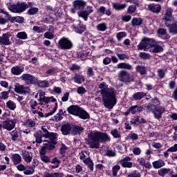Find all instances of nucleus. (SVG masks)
Instances as JSON below:
<instances>
[{
    "instance_id": "nucleus-49",
    "label": "nucleus",
    "mask_w": 177,
    "mask_h": 177,
    "mask_svg": "<svg viewBox=\"0 0 177 177\" xmlns=\"http://www.w3.org/2000/svg\"><path fill=\"white\" fill-rule=\"evenodd\" d=\"M85 31H86V26L84 25H80L75 28V32H77V34H82V32H85Z\"/></svg>"
},
{
    "instance_id": "nucleus-30",
    "label": "nucleus",
    "mask_w": 177,
    "mask_h": 177,
    "mask_svg": "<svg viewBox=\"0 0 177 177\" xmlns=\"http://www.w3.org/2000/svg\"><path fill=\"white\" fill-rule=\"evenodd\" d=\"M71 131L73 135H80V133L84 131V127L80 125H75L72 127Z\"/></svg>"
},
{
    "instance_id": "nucleus-62",
    "label": "nucleus",
    "mask_w": 177,
    "mask_h": 177,
    "mask_svg": "<svg viewBox=\"0 0 177 177\" xmlns=\"http://www.w3.org/2000/svg\"><path fill=\"white\" fill-rule=\"evenodd\" d=\"M32 30L34 32H37L38 34H41V32H44V31H45L44 28L37 26L32 27Z\"/></svg>"
},
{
    "instance_id": "nucleus-54",
    "label": "nucleus",
    "mask_w": 177,
    "mask_h": 177,
    "mask_svg": "<svg viewBox=\"0 0 177 177\" xmlns=\"http://www.w3.org/2000/svg\"><path fill=\"white\" fill-rule=\"evenodd\" d=\"M118 59L120 60H129V55L126 53H118L117 54Z\"/></svg>"
},
{
    "instance_id": "nucleus-63",
    "label": "nucleus",
    "mask_w": 177,
    "mask_h": 177,
    "mask_svg": "<svg viewBox=\"0 0 177 177\" xmlns=\"http://www.w3.org/2000/svg\"><path fill=\"white\" fill-rule=\"evenodd\" d=\"M89 156V153L85 151H82L80 153V160H84L85 158H87L86 157Z\"/></svg>"
},
{
    "instance_id": "nucleus-20",
    "label": "nucleus",
    "mask_w": 177,
    "mask_h": 177,
    "mask_svg": "<svg viewBox=\"0 0 177 177\" xmlns=\"http://www.w3.org/2000/svg\"><path fill=\"white\" fill-rule=\"evenodd\" d=\"M9 38H10V32L3 34L2 37H0V45H10L12 42Z\"/></svg>"
},
{
    "instance_id": "nucleus-45",
    "label": "nucleus",
    "mask_w": 177,
    "mask_h": 177,
    "mask_svg": "<svg viewBox=\"0 0 177 177\" xmlns=\"http://www.w3.org/2000/svg\"><path fill=\"white\" fill-rule=\"evenodd\" d=\"M6 106L8 107V109H9V110H11L12 111H15V110H16V103L12 100H8L6 102Z\"/></svg>"
},
{
    "instance_id": "nucleus-25",
    "label": "nucleus",
    "mask_w": 177,
    "mask_h": 177,
    "mask_svg": "<svg viewBox=\"0 0 177 177\" xmlns=\"http://www.w3.org/2000/svg\"><path fill=\"white\" fill-rule=\"evenodd\" d=\"M72 129L73 127H71V124L67 123L62 125L61 128V131L62 132L63 135H68L70 134V132H71Z\"/></svg>"
},
{
    "instance_id": "nucleus-56",
    "label": "nucleus",
    "mask_w": 177,
    "mask_h": 177,
    "mask_svg": "<svg viewBox=\"0 0 177 177\" xmlns=\"http://www.w3.org/2000/svg\"><path fill=\"white\" fill-rule=\"evenodd\" d=\"M151 109H154V107H158L160 106V100H158V98H153L151 100Z\"/></svg>"
},
{
    "instance_id": "nucleus-48",
    "label": "nucleus",
    "mask_w": 177,
    "mask_h": 177,
    "mask_svg": "<svg viewBox=\"0 0 177 177\" xmlns=\"http://www.w3.org/2000/svg\"><path fill=\"white\" fill-rule=\"evenodd\" d=\"M77 15L80 17H82V19H84V20L85 21H88V16H89V13H88V12H86V10H84V11H79L77 12Z\"/></svg>"
},
{
    "instance_id": "nucleus-15",
    "label": "nucleus",
    "mask_w": 177,
    "mask_h": 177,
    "mask_svg": "<svg viewBox=\"0 0 177 177\" xmlns=\"http://www.w3.org/2000/svg\"><path fill=\"white\" fill-rule=\"evenodd\" d=\"M86 3L82 0H77L73 2L74 8L71 9L72 13H75V10H83L85 8Z\"/></svg>"
},
{
    "instance_id": "nucleus-33",
    "label": "nucleus",
    "mask_w": 177,
    "mask_h": 177,
    "mask_svg": "<svg viewBox=\"0 0 177 177\" xmlns=\"http://www.w3.org/2000/svg\"><path fill=\"white\" fill-rule=\"evenodd\" d=\"M97 11L100 15H106V16H111V11L110 10H106V7L104 6L100 7Z\"/></svg>"
},
{
    "instance_id": "nucleus-47",
    "label": "nucleus",
    "mask_w": 177,
    "mask_h": 177,
    "mask_svg": "<svg viewBox=\"0 0 177 177\" xmlns=\"http://www.w3.org/2000/svg\"><path fill=\"white\" fill-rule=\"evenodd\" d=\"M83 162L86 165H88V168H89V169H91V171H93V162H92V160L89 158H86L83 160Z\"/></svg>"
},
{
    "instance_id": "nucleus-13",
    "label": "nucleus",
    "mask_w": 177,
    "mask_h": 177,
    "mask_svg": "<svg viewBox=\"0 0 177 177\" xmlns=\"http://www.w3.org/2000/svg\"><path fill=\"white\" fill-rule=\"evenodd\" d=\"M152 113L156 120H161L162 118V114L165 113V107L161 106H154L152 109Z\"/></svg>"
},
{
    "instance_id": "nucleus-22",
    "label": "nucleus",
    "mask_w": 177,
    "mask_h": 177,
    "mask_svg": "<svg viewBox=\"0 0 177 177\" xmlns=\"http://www.w3.org/2000/svg\"><path fill=\"white\" fill-rule=\"evenodd\" d=\"M24 73V68L20 66H15L11 68L12 75H21Z\"/></svg>"
},
{
    "instance_id": "nucleus-26",
    "label": "nucleus",
    "mask_w": 177,
    "mask_h": 177,
    "mask_svg": "<svg viewBox=\"0 0 177 177\" xmlns=\"http://www.w3.org/2000/svg\"><path fill=\"white\" fill-rule=\"evenodd\" d=\"M56 110H57V103H55V106L53 109V111H51L50 112H49L48 113H46L45 115L41 111H39L37 113V114H38L39 117H41V118H44V117H45V118H48V117H50V115H53V114H55V113H56Z\"/></svg>"
},
{
    "instance_id": "nucleus-43",
    "label": "nucleus",
    "mask_w": 177,
    "mask_h": 177,
    "mask_svg": "<svg viewBox=\"0 0 177 177\" xmlns=\"http://www.w3.org/2000/svg\"><path fill=\"white\" fill-rule=\"evenodd\" d=\"M158 35L163 37V39H168L169 38V36L168 35H167V30H165L164 28L158 29Z\"/></svg>"
},
{
    "instance_id": "nucleus-46",
    "label": "nucleus",
    "mask_w": 177,
    "mask_h": 177,
    "mask_svg": "<svg viewBox=\"0 0 177 177\" xmlns=\"http://www.w3.org/2000/svg\"><path fill=\"white\" fill-rule=\"evenodd\" d=\"M111 135L115 138V139H120L121 138V132L118 131L117 129H113L111 131Z\"/></svg>"
},
{
    "instance_id": "nucleus-27",
    "label": "nucleus",
    "mask_w": 177,
    "mask_h": 177,
    "mask_svg": "<svg viewBox=\"0 0 177 177\" xmlns=\"http://www.w3.org/2000/svg\"><path fill=\"white\" fill-rule=\"evenodd\" d=\"M167 27H168L169 32L174 35L177 34V15L176 16V20H174V22L173 21L172 23L170 24V26Z\"/></svg>"
},
{
    "instance_id": "nucleus-38",
    "label": "nucleus",
    "mask_w": 177,
    "mask_h": 177,
    "mask_svg": "<svg viewBox=\"0 0 177 177\" xmlns=\"http://www.w3.org/2000/svg\"><path fill=\"white\" fill-rule=\"evenodd\" d=\"M43 177H63L62 173H50L49 171H44Z\"/></svg>"
},
{
    "instance_id": "nucleus-53",
    "label": "nucleus",
    "mask_w": 177,
    "mask_h": 177,
    "mask_svg": "<svg viewBox=\"0 0 177 177\" xmlns=\"http://www.w3.org/2000/svg\"><path fill=\"white\" fill-rule=\"evenodd\" d=\"M38 8L32 7L28 10L27 13L29 16H34V15H37V13H38Z\"/></svg>"
},
{
    "instance_id": "nucleus-35",
    "label": "nucleus",
    "mask_w": 177,
    "mask_h": 177,
    "mask_svg": "<svg viewBox=\"0 0 177 177\" xmlns=\"http://www.w3.org/2000/svg\"><path fill=\"white\" fill-rule=\"evenodd\" d=\"M36 84L39 88H49V81L48 80H38V78H37Z\"/></svg>"
},
{
    "instance_id": "nucleus-31",
    "label": "nucleus",
    "mask_w": 177,
    "mask_h": 177,
    "mask_svg": "<svg viewBox=\"0 0 177 177\" xmlns=\"http://www.w3.org/2000/svg\"><path fill=\"white\" fill-rule=\"evenodd\" d=\"M147 94L145 92H137L132 95L133 100H142Z\"/></svg>"
},
{
    "instance_id": "nucleus-37",
    "label": "nucleus",
    "mask_w": 177,
    "mask_h": 177,
    "mask_svg": "<svg viewBox=\"0 0 177 177\" xmlns=\"http://www.w3.org/2000/svg\"><path fill=\"white\" fill-rule=\"evenodd\" d=\"M9 21L11 23H23L24 18L23 17H9Z\"/></svg>"
},
{
    "instance_id": "nucleus-32",
    "label": "nucleus",
    "mask_w": 177,
    "mask_h": 177,
    "mask_svg": "<svg viewBox=\"0 0 177 177\" xmlns=\"http://www.w3.org/2000/svg\"><path fill=\"white\" fill-rule=\"evenodd\" d=\"M62 115H67V111L64 109H60L59 113L54 117L55 121H62V120H63V116Z\"/></svg>"
},
{
    "instance_id": "nucleus-21",
    "label": "nucleus",
    "mask_w": 177,
    "mask_h": 177,
    "mask_svg": "<svg viewBox=\"0 0 177 177\" xmlns=\"http://www.w3.org/2000/svg\"><path fill=\"white\" fill-rule=\"evenodd\" d=\"M80 109L81 107L78 106L77 105H71L67 108V111L69 113V114H72V115H75V117H77Z\"/></svg>"
},
{
    "instance_id": "nucleus-40",
    "label": "nucleus",
    "mask_w": 177,
    "mask_h": 177,
    "mask_svg": "<svg viewBox=\"0 0 177 177\" xmlns=\"http://www.w3.org/2000/svg\"><path fill=\"white\" fill-rule=\"evenodd\" d=\"M34 137L36 139L37 143H42V138L44 136H42V131H38L34 133Z\"/></svg>"
},
{
    "instance_id": "nucleus-14",
    "label": "nucleus",
    "mask_w": 177,
    "mask_h": 177,
    "mask_svg": "<svg viewBox=\"0 0 177 177\" xmlns=\"http://www.w3.org/2000/svg\"><path fill=\"white\" fill-rule=\"evenodd\" d=\"M162 42L158 41L156 42L153 41L152 46H151V49L149 52H152L153 53H160V52H162L164 49L162 48Z\"/></svg>"
},
{
    "instance_id": "nucleus-9",
    "label": "nucleus",
    "mask_w": 177,
    "mask_h": 177,
    "mask_svg": "<svg viewBox=\"0 0 177 177\" xmlns=\"http://www.w3.org/2000/svg\"><path fill=\"white\" fill-rule=\"evenodd\" d=\"M55 145H57V139H55V143H54L52 140L46 141V143H44V145L41 147L39 151V154H46L47 150L49 151L53 150V149H55Z\"/></svg>"
},
{
    "instance_id": "nucleus-39",
    "label": "nucleus",
    "mask_w": 177,
    "mask_h": 177,
    "mask_svg": "<svg viewBox=\"0 0 177 177\" xmlns=\"http://www.w3.org/2000/svg\"><path fill=\"white\" fill-rule=\"evenodd\" d=\"M112 6H113V9H115V10H124V9H125V8H127V4L126 3L120 4L118 3H113Z\"/></svg>"
},
{
    "instance_id": "nucleus-58",
    "label": "nucleus",
    "mask_w": 177,
    "mask_h": 177,
    "mask_svg": "<svg viewBox=\"0 0 177 177\" xmlns=\"http://www.w3.org/2000/svg\"><path fill=\"white\" fill-rule=\"evenodd\" d=\"M17 37L19 39H27L28 38V35L27 33L26 32H19L17 34Z\"/></svg>"
},
{
    "instance_id": "nucleus-12",
    "label": "nucleus",
    "mask_w": 177,
    "mask_h": 177,
    "mask_svg": "<svg viewBox=\"0 0 177 177\" xmlns=\"http://www.w3.org/2000/svg\"><path fill=\"white\" fill-rule=\"evenodd\" d=\"M17 124L16 119L7 118L3 121V129L6 131H13Z\"/></svg>"
},
{
    "instance_id": "nucleus-5",
    "label": "nucleus",
    "mask_w": 177,
    "mask_h": 177,
    "mask_svg": "<svg viewBox=\"0 0 177 177\" xmlns=\"http://www.w3.org/2000/svg\"><path fill=\"white\" fill-rule=\"evenodd\" d=\"M58 46L62 50H68L73 48V41L68 38L62 37L58 41Z\"/></svg>"
},
{
    "instance_id": "nucleus-51",
    "label": "nucleus",
    "mask_w": 177,
    "mask_h": 177,
    "mask_svg": "<svg viewBox=\"0 0 177 177\" xmlns=\"http://www.w3.org/2000/svg\"><path fill=\"white\" fill-rule=\"evenodd\" d=\"M96 28L97 31L104 32L107 30V24L106 23H101L97 25Z\"/></svg>"
},
{
    "instance_id": "nucleus-11",
    "label": "nucleus",
    "mask_w": 177,
    "mask_h": 177,
    "mask_svg": "<svg viewBox=\"0 0 177 177\" xmlns=\"http://www.w3.org/2000/svg\"><path fill=\"white\" fill-rule=\"evenodd\" d=\"M118 78L122 82H133V77L131 76L129 73L125 71H121L118 73Z\"/></svg>"
},
{
    "instance_id": "nucleus-64",
    "label": "nucleus",
    "mask_w": 177,
    "mask_h": 177,
    "mask_svg": "<svg viewBox=\"0 0 177 177\" xmlns=\"http://www.w3.org/2000/svg\"><path fill=\"white\" fill-rule=\"evenodd\" d=\"M128 177H140V173L139 171L135 170L132 171L131 173H129L128 175Z\"/></svg>"
},
{
    "instance_id": "nucleus-42",
    "label": "nucleus",
    "mask_w": 177,
    "mask_h": 177,
    "mask_svg": "<svg viewBox=\"0 0 177 177\" xmlns=\"http://www.w3.org/2000/svg\"><path fill=\"white\" fill-rule=\"evenodd\" d=\"M143 24V19L142 18L134 17L131 20V24L133 27L136 26H141Z\"/></svg>"
},
{
    "instance_id": "nucleus-6",
    "label": "nucleus",
    "mask_w": 177,
    "mask_h": 177,
    "mask_svg": "<svg viewBox=\"0 0 177 177\" xmlns=\"http://www.w3.org/2000/svg\"><path fill=\"white\" fill-rule=\"evenodd\" d=\"M174 10L171 8H167L164 14L163 20L166 26H171V23L174 21V17H172V12Z\"/></svg>"
},
{
    "instance_id": "nucleus-18",
    "label": "nucleus",
    "mask_w": 177,
    "mask_h": 177,
    "mask_svg": "<svg viewBox=\"0 0 177 177\" xmlns=\"http://www.w3.org/2000/svg\"><path fill=\"white\" fill-rule=\"evenodd\" d=\"M21 155L23 160L25 161V162H27V164H29V162L32 161V153L30 151L27 150H22Z\"/></svg>"
},
{
    "instance_id": "nucleus-16",
    "label": "nucleus",
    "mask_w": 177,
    "mask_h": 177,
    "mask_svg": "<svg viewBox=\"0 0 177 177\" xmlns=\"http://www.w3.org/2000/svg\"><path fill=\"white\" fill-rule=\"evenodd\" d=\"M15 92H16V93L26 94L30 93V90L27 86H23L17 84L15 86Z\"/></svg>"
},
{
    "instance_id": "nucleus-23",
    "label": "nucleus",
    "mask_w": 177,
    "mask_h": 177,
    "mask_svg": "<svg viewBox=\"0 0 177 177\" xmlns=\"http://www.w3.org/2000/svg\"><path fill=\"white\" fill-rule=\"evenodd\" d=\"M148 9L152 13H160L161 12V5L158 3H151L148 6Z\"/></svg>"
},
{
    "instance_id": "nucleus-59",
    "label": "nucleus",
    "mask_w": 177,
    "mask_h": 177,
    "mask_svg": "<svg viewBox=\"0 0 177 177\" xmlns=\"http://www.w3.org/2000/svg\"><path fill=\"white\" fill-rule=\"evenodd\" d=\"M46 153H40V158L41 161H43V162H50V159L49 158L48 156H45Z\"/></svg>"
},
{
    "instance_id": "nucleus-19",
    "label": "nucleus",
    "mask_w": 177,
    "mask_h": 177,
    "mask_svg": "<svg viewBox=\"0 0 177 177\" xmlns=\"http://www.w3.org/2000/svg\"><path fill=\"white\" fill-rule=\"evenodd\" d=\"M132 158L129 156H126L120 160V165L123 168H132L133 167V163L131 162Z\"/></svg>"
},
{
    "instance_id": "nucleus-60",
    "label": "nucleus",
    "mask_w": 177,
    "mask_h": 177,
    "mask_svg": "<svg viewBox=\"0 0 177 177\" xmlns=\"http://www.w3.org/2000/svg\"><path fill=\"white\" fill-rule=\"evenodd\" d=\"M127 37V32H120L116 34V38L118 41H121L122 38Z\"/></svg>"
},
{
    "instance_id": "nucleus-24",
    "label": "nucleus",
    "mask_w": 177,
    "mask_h": 177,
    "mask_svg": "<svg viewBox=\"0 0 177 177\" xmlns=\"http://www.w3.org/2000/svg\"><path fill=\"white\" fill-rule=\"evenodd\" d=\"M11 161H12L15 165H19V164H21V156H20V154L19 153L12 154L11 156Z\"/></svg>"
},
{
    "instance_id": "nucleus-34",
    "label": "nucleus",
    "mask_w": 177,
    "mask_h": 177,
    "mask_svg": "<svg viewBox=\"0 0 177 177\" xmlns=\"http://www.w3.org/2000/svg\"><path fill=\"white\" fill-rule=\"evenodd\" d=\"M152 165L155 169H159V168H162V167L165 166V162L158 160L152 162Z\"/></svg>"
},
{
    "instance_id": "nucleus-52",
    "label": "nucleus",
    "mask_w": 177,
    "mask_h": 177,
    "mask_svg": "<svg viewBox=\"0 0 177 177\" xmlns=\"http://www.w3.org/2000/svg\"><path fill=\"white\" fill-rule=\"evenodd\" d=\"M136 71H137V73H140L141 75H145V74H146L147 73L146 67L143 66H137L136 67Z\"/></svg>"
},
{
    "instance_id": "nucleus-57",
    "label": "nucleus",
    "mask_w": 177,
    "mask_h": 177,
    "mask_svg": "<svg viewBox=\"0 0 177 177\" xmlns=\"http://www.w3.org/2000/svg\"><path fill=\"white\" fill-rule=\"evenodd\" d=\"M17 169L18 171H20L21 172H26L28 169V167H26L24 165L19 163V165H17Z\"/></svg>"
},
{
    "instance_id": "nucleus-36",
    "label": "nucleus",
    "mask_w": 177,
    "mask_h": 177,
    "mask_svg": "<svg viewBox=\"0 0 177 177\" xmlns=\"http://www.w3.org/2000/svg\"><path fill=\"white\" fill-rule=\"evenodd\" d=\"M118 68H122L124 70H132L133 68L129 64H127L125 62L119 63L117 65Z\"/></svg>"
},
{
    "instance_id": "nucleus-2",
    "label": "nucleus",
    "mask_w": 177,
    "mask_h": 177,
    "mask_svg": "<svg viewBox=\"0 0 177 177\" xmlns=\"http://www.w3.org/2000/svg\"><path fill=\"white\" fill-rule=\"evenodd\" d=\"M89 140L88 145L91 149H99L100 143L110 142L111 138L109 135L99 131H92L88 133Z\"/></svg>"
},
{
    "instance_id": "nucleus-28",
    "label": "nucleus",
    "mask_w": 177,
    "mask_h": 177,
    "mask_svg": "<svg viewBox=\"0 0 177 177\" xmlns=\"http://www.w3.org/2000/svg\"><path fill=\"white\" fill-rule=\"evenodd\" d=\"M72 80L75 84H81L82 82H85V77L82 75L75 74L74 77H72Z\"/></svg>"
},
{
    "instance_id": "nucleus-7",
    "label": "nucleus",
    "mask_w": 177,
    "mask_h": 177,
    "mask_svg": "<svg viewBox=\"0 0 177 177\" xmlns=\"http://www.w3.org/2000/svg\"><path fill=\"white\" fill-rule=\"evenodd\" d=\"M20 78L26 85H35L37 84V77L30 73H24Z\"/></svg>"
},
{
    "instance_id": "nucleus-44",
    "label": "nucleus",
    "mask_w": 177,
    "mask_h": 177,
    "mask_svg": "<svg viewBox=\"0 0 177 177\" xmlns=\"http://www.w3.org/2000/svg\"><path fill=\"white\" fill-rule=\"evenodd\" d=\"M10 135L12 142H17V140L19 139V131H17V130H13L12 131H10Z\"/></svg>"
},
{
    "instance_id": "nucleus-10",
    "label": "nucleus",
    "mask_w": 177,
    "mask_h": 177,
    "mask_svg": "<svg viewBox=\"0 0 177 177\" xmlns=\"http://www.w3.org/2000/svg\"><path fill=\"white\" fill-rule=\"evenodd\" d=\"M41 135L43 138H46V139H49V140H52L53 143H56V139H57V133H49L48 129L44 127H41Z\"/></svg>"
},
{
    "instance_id": "nucleus-29",
    "label": "nucleus",
    "mask_w": 177,
    "mask_h": 177,
    "mask_svg": "<svg viewBox=\"0 0 177 177\" xmlns=\"http://www.w3.org/2000/svg\"><path fill=\"white\" fill-rule=\"evenodd\" d=\"M77 117L81 118V120H88L89 119V113L86 111L84 110L82 108H80L78 115Z\"/></svg>"
},
{
    "instance_id": "nucleus-8",
    "label": "nucleus",
    "mask_w": 177,
    "mask_h": 177,
    "mask_svg": "<svg viewBox=\"0 0 177 177\" xmlns=\"http://www.w3.org/2000/svg\"><path fill=\"white\" fill-rule=\"evenodd\" d=\"M39 104L40 106H43V104H48V103H50V102H56V98L53 97H45L44 91H39Z\"/></svg>"
},
{
    "instance_id": "nucleus-55",
    "label": "nucleus",
    "mask_w": 177,
    "mask_h": 177,
    "mask_svg": "<svg viewBox=\"0 0 177 177\" xmlns=\"http://www.w3.org/2000/svg\"><path fill=\"white\" fill-rule=\"evenodd\" d=\"M120 169H121V167H120V165H116L113 166L112 168L113 176H117V174H118V171H120Z\"/></svg>"
},
{
    "instance_id": "nucleus-1",
    "label": "nucleus",
    "mask_w": 177,
    "mask_h": 177,
    "mask_svg": "<svg viewBox=\"0 0 177 177\" xmlns=\"http://www.w3.org/2000/svg\"><path fill=\"white\" fill-rule=\"evenodd\" d=\"M99 92L102 97L104 105L106 109H113L117 104V91L114 88L109 86L106 82L98 84Z\"/></svg>"
},
{
    "instance_id": "nucleus-50",
    "label": "nucleus",
    "mask_w": 177,
    "mask_h": 177,
    "mask_svg": "<svg viewBox=\"0 0 177 177\" xmlns=\"http://www.w3.org/2000/svg\"><path fill=\"white\" fill-rule=\"evenodd\" d=\"M141 109L142 108L140 106L134 105L129 109V111L132 114H136V113H138V111H140Z\"/></svg>"
},
{
    "instance_id": "nucleus-4",
    "label": "nucleus",
    "mask_w": 177,
    "mask_h": 177,
    "mask_svg": "<svg viewBox=\"0 0 177 177\" xmlns=\"http://www.w3.org/2000/svg\"><path fill=\"white\" fill-rule=\"evenodd\" d=\"M154 44V39L145 38L141 41V42L138 46V48L141 50H145L146 52H150L151 49V46Z\"/></svg>"
},
{
    "instance_id": "nucleus-61",
    "label": "nucleus",
    "mask_w": 177,
    "mask_h": 177,
    "mask_svg": "<svg viewBox=\"0 0 177 177\" xmlns=\"http://www.w3.org/2000/svg\"><path fill=\"white\" fill-rule=\"evenodd\" d=\"M9 93H10V90H9L8 91H2L1 93V99H3V100H6V99H8Z\"/></svg>"
},
{
    "instance_id": "nucleus-17",
    "label": "nucleus",
    "mask_w": 177,
    "mask_h": 177,
    "mask_svg": "<svg viewBox=\"0 0 177 177\" xmlns=\"http://www.w3.org/2000/svg\"><path fill=\"white\" fill-rule=\"evenodd\" d=\"M38 160L33 159L31 166H28V169L24 171V175H32L35 172V167H38Z\"/></svg>"
},
{
    "instance_id": "nucleus-41",
    "label": "nucleus",
    "mask_w": 177,
    "mask_h": 177,
    "mask_svg": "<svg viewBox=\"0 0 177 177\" xmlns=\"http://www.w3.org/2000/svg\"><path fill=\"white\" fill-rule=\"evenodd\" d=\"M171 169L162 168L158 170V173L160 176H165V175H168V174H171Z\"/></svg>"
},
{
    "instance_id": "nucleus-3",
    "label": "nucleus",
    "mask_w": 177,
    "mask_h": 177,
    "mask_svg": "<svg viewBox=\"0 0 177 177\" xmlns=\"http://www.w3.org/2000/svg\"><path fill=\"white\" fill-rule=\"evenodd\" d=\"M8 8L12 13H23L26 9H28V5L26 2L15 3H8Z\"/></svg>"
}]
</instances>
